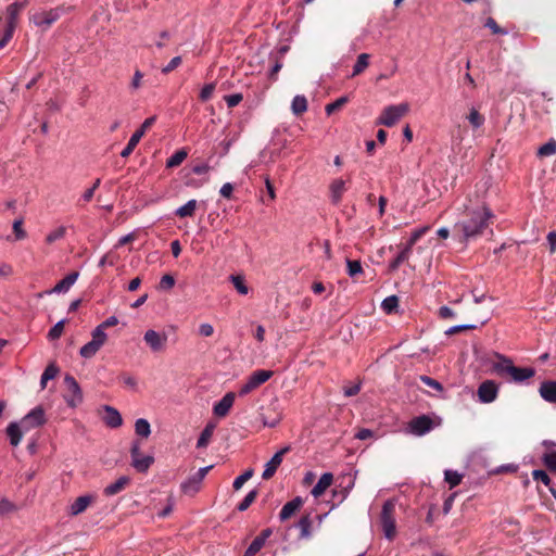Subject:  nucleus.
Wrapping results in <instances>:
<instances>
[{
	"label": "nucleus",
	"instance_id": "6e6552de",
	"mask_svg": "<svg viewBox=\"0 0 556 556\" xmlns=\"http://www.w3.org/2000/svg\"><path fill=\"white\" fill-rule=\"evenodd\" d=\"M60 17V10L59 9H51V10H41L35 12L30 21L37 26L42 29L49 28L55 21H58Z\"/></svg>",
	"mask_w": 556,
	"mask_h": 556
},
{
	"label": "nucleus",
	"instance_id": "e2e57ef3",
	"mask_svg": "<svg viewBox=\"0 0 556 556\" xmlns=\"http://www.w3.org/2000/svg\"><path fill=\"white\" fill-rule=\"evenodd\" d=\"M13 509L14 505L9 500H0V517L11 513Z\"/></svg>",
	"mask_w": 556,
	"mask_h": 556
},
{
	"label": "nucleus",
	"instance_id": "f3484780",
	"mask_svg": "<svg viewBox=\"0 0 556 556\" xmlns=\"http://www.w3.org/2000/svg\"><path fill=\"white\" fill-rule=\"evenodd\" d=\"M235 402V394L232 392L226 393L213 407V412L217 417H225Z\"/></svg>",
	"mask_w": 556,
	"mask_h": 556
},
{
	"label": "nucleus",
	"instance_id": "de8ad7c7",
	"mask_svg": "<svg viewBox=\"0 0 556 556\" xmlns=\"http://www.w3.org/2000/svg\"><path fill=\"white\" fill-rule=\"evenodd\" d=\"M174 286H175V278L172 275L166 274V275L162 276V278L159 282L157 289L161 291H168Z\"/></svg>",
	"mask_w": 556,
	"mask_h": 556
},
{
	"label": "nucleus",
	"instance_id": "052dcab7",
	"mask_svg": "<svg viewBox=\"0 0 556 556\" xmlns=\"http://www.w3.org/2000/svg\"><path fill=\"white\" fill-rule=\"evenodd\" d=\"M118 324V319L116 316H111L106 318L104 321H102L100 325L96 327V329H100L103 332L110 327L116 326Z\"/></svg>",
	"mask_w": 556,
	"mask_h": 556
},
{
	"label": "nucleus",
	"instance_id": "423d86ee",
	"mask_svg": "<svg viewBox=\"0 0 556 556\" xmlns=\"http://www.w3.org/2000/svg\"><path fill=\"white\" fill-rule=\"evenodd\" d=\"M106 332H103L102 330L94 328L91 332V340L80 348L79 355L83 358H92L106 343Z\"/></svg>",
	"mask_w": 556,
	"mask_h": 556
},
{
	"label": "nucleus",
	"instance_id": "5fc2aeb1",
	"mask_svg": "<svg viewBox=\"0 0 556 556\" xmlns=\"http://www.w3.org/2000/svg\"><path fill=\"white\" fill-rule=\"evenodd\" d=\"M420 381L422 383H425L426 386L432 388L437 392H442L443 391L442 384L438 380H434V379H432L429 376H420Z\"/></svg>",
	"mask_w": 556,
	"mask_h": 556
},
{
	"label": "nucleus",
	"instance_id": "a19ab883",
	"mask_svg": "<svg viewBox=\"0 0 556 556\" xmlns=\"http://www.w3.org/2000/svg\"><path fill=\"white\" fill-rule=\"evenodd\" d=\"M556 153V141L549 140L548 142L541 146L538 150V155L541 157L552 156Z\"/></svg>",
	"mask_w": 556,
	"mask_h": 556
},
{
	"label": "nucleus",
	"instance_id": "37998d69",
	"mask_svg": "<svg viewBox=\"0 0 556 556\" xmlns=\"http://www.w3.org/2000/svg\"><path fill=\"white\" fill-rule=\"evenodd\" d=\"M346 268L348 275L350 277H355L363 273V267L359 261L346 260Z\"/></svg>",
	"mask_w": 556,
	"mask_h": 556
},
{
	"label": "nucleus",
	"instance_id": "4468645a",
	"mask_svg": "<svg viewBox=\"0 0 556 556\" xmlns=\"http://www.w3.org/2000/svg\"><path fill=\"white\" fill-rule=\"evenodd\" d=\"M289 451V446H286L283 448H281L280 451H278L266 464H265V469L262 473V477L263 479L267 480V479H270L276 470L278 469V467L281 465L282 463V458H283V455Z\"/></svg>",
	"mask_w": 556,
	"mask_h": 556
},
{
	"label": "nucleus",
	"instance_id": "8fccbe9b",
	"mask_svg": "<svg viewBox=\"0 0 556 556\" xmlns=\"http://www.w3.org/2000/svg\"><path fill=\"white\" fill-rule=\"evenodd\" d=\"M348 102L346 97H340L336 101L326 105L325 111L328 115H331L337 110L341 109Z\"/></svg>",
	"mask_w": 556,
	"mask_h": 556
},
{
	"label": "nucleus",
	"instance_id": "c85d7f7f",
	"mask_svg": "<svg viewBox=\"0 0 556 556\" xmlns=\"http://www.w3.org/2000/svg\"><path fill=\"white\" fill-rule=\"evenodd\" d=\"M307 108V99L304 96L298 94L292 99L291 111L294 115H301L305 113Z\"/></svg>",
	"mask_w": 556,
	"mask_h": 556
},
{
	"label": "nucleus",
	"instance_id": "09e8293b",
	"mask_svg": "<svg viewBox=\"0 0 556 556\" xmlns=\"http://www.w3.org/2000/svg\"><path fill=\"white\" fill-rule=\"evenodd\" d=\"M409 249H402L397 256L390 263L391 269H396L402 263L409 258Z\"/></svg>",
	"mask_w": 556,
	"mask_h": 556
},
{
	"label": "nucleus",
	"instance_id": "393cba45",
	"mask_svg": "<svg viewBox=\"0 0 556 556\" xmlns=\"http://www.w3.org/2000/svg\"><path fill=\"white\" fill-rule=\"evenodd\" d=\"M540 395L548 403H556V381H545L540 387Z\"/></svg>",
	"mask_w": 556,
	"mask_h": 556
},
{
	"label": "nucleus",
	"instance_id": "4be33fe9",
	"mask_svg": "<svg viewBox=\"0 0 556 556\" xmlns=\"http://www.w3.org/2000/svg\"><path fill=\"white\" fill-rule=\"evenodd\" d=\"M333 481V476L330 472H325L319 478L318 482L312 489V495L316 498L321 496L325 491L331 485Z\"/></svg>",
	"mask_w": 556,
	"mask_h": 556
},
{
	"label": "nucleus",
	"instance_id": "79ce46f5",
	"mask_svg": "<svg viewBox=\"0 0 556 556\" xmlns=\"http://www.w3.org/2000/svg\"><path fill=\"white\" fill-rule=\"evenodd\" d=\"M230 281L232 282L233 287L240 294L245 295L249 293V288L245 285V281L242 276L231 275Z\"/></svg>",
	"mask_w": 556,
	"mask_h": 556
},
{
	"label": "nucleus",
	"instance_id": "f03ea898",
	"mask_svg": "<svg viewBox=\"0 0 556 556\" xmlns=\"http://www.w3.org/2000/svg\"><path fill=\"white\" fill-rule=\"evenodd\" d=\"M46 422L45 410L41 406H36L26 414L18 422L14 421L7 427V434L12 446H17L24 433L42 426Z\"/></svg>",
	"mask_w": 556,
	"mask_h": 556
},
{
	"label": "nucleus",
	"instance_id": "20e7f679",
	"mask_svg": "<svg viewBox=\"0 0 556 556\" xmlns=\"http://www.w3.org/2000/svg\"><path fill=\"white\" fill-rule=\"evenodd\" d=\"M409 111V104L406 102L388 105L382 111L376 121L377 125L386 127L394 126L404 115Z\"/></svg>",
	"mask_w": 556,
	"mask_h": 556
},
{
	"label": "nucleus",
	"instance_id": "473e14b6",
	"mask_svg": "<svg viewBox=\"0 0 556 556\" xmlns=\"http://www.w3.org/2000/svg\"><path fill=\"white\" fill-rule=\"evenodd\" d=\"M188 153L184 149L176 151L167 161L166 166L168 168L179 166L187 157Z\"/></svg>",
	"mask_w": 556,
	"mask_h": 556
},
{
	"label": "nucleus",
	"instance_id": "b1692460",
	"mask_svg": "<svg viewBox=\"0 0 556 556\" xmlns=\"http://www.w3.org/2000/svg\"><path fill=\"white\" fill-rule=\"evenodd\" d=\"M201 485L202 481L192 475L180 484V489L186 495H194L200 491Z\"/></svg>",
	"mask_w": 556,
	"mask_h": 556
},
{
	"label": "nucleus",
	"instance_id": "338daca9",
	"mask_svg": "<svg viewBox=\"0 0 556 556\" xmlns=\"http://www.w3.org/2000/svg\"><path fill=\"white\" fill-rule=\"evenodd\" d=\"M485 27L490 28L493 34H507V31L503 30L492 17L486 20Z\"/></svg>",
	"mask_w": 556,
	"mask_h": 556
},
{
	"label": "nucleus",
	"instance_id": "c9c22d12",
	"mask_svg": "<svg viewBox=\"0 0 556 556\" xmlns=\"http://www.w3.org/2000/svg\"><path fill=\"white\" fill-rule=\"evenodd\" d=\"M467 119L473 128H480L484 124V116L481 115L477 109L471 108L469 114L467 115Z\"/></svg>",
	"mask_w": 556,
	"mask_h": 556
},
{
	"label": "nucleus",
	"instance_id": "bb28decb",
	"mask_svg": "<svg viewBox=\"0 0 556 556\" xmlns=\"http://www.w3.org/2000/svg\"><path fill=\"white\" fill-rule=\"evenodd\" d=\"M128 483H129V478L126 476H122L115 482L106 485L103 490V493L106 496H113V495L122 492Z\"/></svg>",
	"mask_w": 556,
	"mask_h": 556
},
{
	"label": "nucleus",
	"instance_id": "c756f323",
	"mask_svg": "<svg viewBox=\"0 0 556 556\" xmlns=\"http://www.w3.org/2000/svg\"><path fill=\"white\" fill-rule=\"evenodd\" d=\"M312 525L313 521L309 516H304L299 520L300 539L306 540L312 536Z\"/></svg>",
	"mask_w": 556,
	"mask_h": 556
},
{
	"label": "nucleus",
	"instance_id": "58836bf2",
	"mask_svg": "<svg viewBox=\"0 0 556 556\" xmlns=\"http://www.w3.org/2000/svg\"><path fill=\"white\" fill-rule=\"evenodd\" d=\"M65 233H66V228L64 226H59V227L54 228L53 230H51L46 236V242L48 244H52L53 242L63 239Z\"/></svg>",
	"mask_w": 556,
	"mask_h": 556
},
{
	"label": "nucleus",
	"instance_id": "4d7b16f0",
	"mask_svg": "<svg viewBox=\"0 0 556 556\" xmlns=\"http://www.w3.org/2000/svg\"><path fill=\"white\" fill-rule=\"evenodd\" d=\"M224 99L229 108H235L242 101L243 96L241 93H232L225 96Z\"/></svg>",
	"mask_w": 556,
	"mask_h": 556
},
{
	"label": "nucleus",
	"instance_id": "aec40b11",
	"mask_svg": "<svg viewBox=\"0 0 556 556\" xmlns=\"http://www.w3.org/2000/svg\"><path fill=\"white\" fill-rule=\"evenodd\" d=\"M104 413L105 415L103 416V421L106 426L111 428H118L122 426L123 418L116 408L106 405L104 406Z\"/></svg>",
	"mask_w": 556,
	"mask_h": 556
},
{
	"label": "nucleus",
	"instance_id": "7c9ffc66",
	"mask_svg": "<svg viewBox=\"0 0 556 556\" xmlns=\"http://www.w3.org/2000/svg\"><path fill=\"white\" fill-rule=\"evenodd\" d=\"M197 205H198L197 200H194V199L189 200L186 204H184L182 206L178 207L175 211V214L177 216L181 217V218H184V217H191V216H193V214L195 212Z\"/></svg>",
	"mask_w": 556,
	"mask_h": 556
},
{
	"label": "nucleus",
	"instance_id": "6ab92c4d",
	"mask_svg": "<svg viewBox=\"0 0 556 556\" xmlns=\"http://www.w3.org/2000/svg\"><path fill=\"white\" fill-rule=\"evenodd\" d=\"M93 501L94 496L90 494L77 497L70 506V514L72 516H77L84 513Z\"/></svg>",
	"mask_w": 556,
	"mask_h": 556
},
{
	"label": "nucleus",
	"instance_id": "0e129e2a",
	"mask_svg": "<svg viewBox=\"0 0 556 556\" xmlns=\"http://www.w3.org/2000/svg\"><path fill=\"white\" fill-rule=\"evenodd\" d=\"M430 229L429 226H424V227H420L416 230H414L410 235V238L409 240H412L413 242H417L426 232H428Z\"/></svg>",
	"mask_w": 556,
	"mask_h": 556
},
{
	"label": "nucleus",
	"instance_id": "3c124183",
	"mask_svg": "<svg viewBox=\"0 0 556 556\" xmlns=\"http://www.w3.org/2000/svg\"><path fill=\"white\" fill-rule=\"evenodd\" d=\"M263 539H257L255 538L252 543L249 545V547L247 548L244 555L245 556H255L256 553H258L263 546L265 545L263 542H262Z\"/></svg>",
	"mask_w": 556,
	"mask_h": 556
},
{
	"label": "nucleus",
	"instance_id": "a878e982",
	"mask_svg": "<svg viewBox=\"0 0 556 556\" xmlns=\"http://www.w3.org/2000/svg\"><path fill=\"white\" fill-rule=\"evenodd\" d=\"M329 189H330L331 201L334 204H338L341 201V198L346 190L345 181L343 179H334L330 184Z\"/></svg>",
	"mask_w": 556,
	"mask_h": 556
},
{
	"label": "nucleus",
	"instance_id": "cd10ccee",
	"mask_svg": "<svg viewBox=\"0 0 556 556\" xmlns=\"http://www.w3.org/2000/svg\"><path fill=\"white\" fill-rule=\"evenodd\" d=\"M215 428L216 425L214 422L206 424L197 441L198 448H205L208 445L211 438L215 431Z\"/></svg>",
	"mask_w": 556,
	"mask_h": 556
},
{
	"label": "nucleus",
	"instance_id": "6e6d98bb",
	"mask_svg": "<svg viewBox=\"0 0 556 556\" xmlns=\"http://www.w3.org/2000/svg\"><path fill=\"white\" fill-rule=\"evenodd\" d=\"M532 477L535 481L542 482L546 486H548L551 483V479L544 470H534L532 472Z\"/></svg>",
	"mask_w": 556,
	"mask_h": 556
},
{
	"label": "nucleus",
	"instance_id": "69168bd1",
	"mask_svg": "<svg viewBox=\"0 0 556 556\" xmlns=\"http://www.w3.org/2000/svg\"><path fill=\"white\" fill-rule=\"evenodd\" d=\"M174 506H175V501L170 496V497H168L167 505L157 514L159 517H161V518L167 517L173 511Z\"/></svg>",
	"mask_w": 556,
	"mask_h": 556
},
{
	"label": "nucleus",
	"instance_id": "4c0bfd02",
	"mask_svg": "<svg viewBox=\"0 0 556 556\" xmlns=\"http://www.w3.org/2000/svg\"><path fill=\"white\" fill-rule=\"evenodd\" d=\"M397 306L399 298L396 295L387 296L381 303V308L387 314L393 313L397 308Z\"/></svg>",
	"mask_w": 556,
	"mask_h": 556
},
{
	"label": "nucleus",
	"instance_id": "bf43d9fd",
	"mask_svg": "<svg viewBox=\"0 0 556 556\" xmlns=\"http://www.w3.org/2000/svg\"><path fill=\"white\" fill-rule=\"evenodd\" d=\"M475 328H477V326L473 324H464V325L452 326L445 331V334L452 336L458 331L466 330V329H475Z\"/></svg>",
	"mask_w": 556,
	"mask_h": 556
},
{
	"label": "nucleus",
	"instance_id": "f8f14e48",
	"mask_svg": "<svg viewBox=\"0 0 556 556\" xmlns=\"http://www.w3.org/2000/svg\"><path fill=\"white\" fill-rule=\"evenodd\" d=\"M498 386L493 380L483 381L477 391L478 399L481 403H492L497 397Z\"/></svg>",
	"mask_w": 556,
	"mask_h": 556
},
{
	"label": "nucleus",
	"instance_id": "2eb2a0df",
	"mask_svg": "<svg viewBox=\"0 0 556 556\" xmlns=\"http://www.w3.org/2000/svg\"><path fill=\"white\" fill-rule=\"evenodd\" d=\"M25 2H14L7 8L5 24L8 28L15 29L17 25L18 15L25 8Z\"/></svg>",
	"mask_w": 556,
	"mask_h": 556
},
{
	"label": "nucleus",
	"instance_id": "ddd939ff",
	"mask_svg": "<svg viewBox=\"0 0 556 556\" xmlns=\"http://www.w3.org/2000/svg\"><path fill=\"white\" fill-rule=\"evenodd\" d=\"M432 428L433 421L426 415L414 418L408 425L409 432L415 435H424Z\"/></svg>",
	"mask_w": 556,
	"mask_h": 556
},
{
	"label": "nucleus",
	"instance_id": "2f4dec72",
	"mask_svg": "<svg viewBox=\"0 0 556 556\" xmlns=\"http://www.w3.org/2000/svg\"><path fill=\"white\" fill-rule=\"evenodd\" d=\"M135 432L137 435L148 438L151 434V427L147 419L139 418L135 422Z\"/></svg>",
	"mask_w": 556,
	"mask_h": 556
},
{
	"label": "nucleus",
	"instance_id": "5701e85b",
	"mask_svg": "<svg viewBox=\"0 0 556 556\" xmlns=\"http://www.w3.org/2000/svg\"><path fill=\"white\" fill-rule=\"evenodd\" d=\"M302 505H303V500L300 496L286 503L282 506L280 514H279L280 520L285 521V520L289 519L296 510H299L301 508Z\"/></svg>",
	"mask_w": 556,
	"mask_h": 556
},
{
	"label": "nucleus",
	"instance_id": "774afa93",
	"mask_svg": "<svg viewBox=\"0 0 556 556\" xmlns=\"http://www.w3.org/2000/svg\"><path fill=\"white\" fill-rule=\"evenodd\" d=\"M214 332V328L211 324H201L199 327V333L203 337H211Z\"/></svg>",
	"mask_w": 556,
	"mask_h": 556
},
{
	"label": "nucleus",
	"instance_id": "ea45409f",
	"mask_svg": "<svg viewBox=\"0 0 556 556\" xmlns=\"http://www.w3.org/2000/svg\"><path fill=\"white\" fill-rule=\"evenodd\" d=\"M119 379L127 389L134 392L138 391V379L134 375L124 372L119 376Z\"/></svg>",
	"mask_w": 556,
	"mask_h": 556
},
{
	"label": "nucleus",
	"instance_id": "f704fd0d",
	"mask_svg": "<svg viewBox=\"0 0 556 556\" xmlns=\"http://www.w3.org/2000/svg\"><path fill=\"white\" fill-rule=\"evenodd\" d=\"M58 372H59V369L54 364L48 365L41 375V379H40L41 389H45L47 386V382L49 380L53 379L58 375Z\"/></svg>",
	"mask_w": 556,
	"mask_h": 556
},
{
	"label": "nucleus",
	"instance_id": "dca6fc26",
	"mask_svg": "<svg viewBox=\"0 0 556 556\" xmlns=\"http://www.w3.org/2000/svg\"><path fill=\"white\" fill-rule=\"evenodd\" d=\"M64 382L67 389L72 392V397L66 399V402L70 406L74 407L80 403L83 399L80 387L72 376H66Z\"/></svg>",
	"mask_w": 556,
	"mask_h": 556
},
{
	"label": "nucleus",
	"instance_id": "680f3d73",
	"mask_svg": "<svg viewBox=\"0 0 556 556\" xmlns=\"http://www.w3.org/2000/svg\"><path fill=\"white\" fill-rule=\"evenodd\" d=\"M180 64H181V58L180 56H175V58H173L169 61V63L166 66H164L162 68V73L163 74H168L172 71H174L175 68H177Z\"/></svg>",
	"mask_w": 556,
	"mask_h": 556
},
{
	"label": "nucleus",
	"instance_id": "e433bc0d",
	"mask_svg": "<svg viewBox=\"0 0 556 556\" xmlns=\"http://www.w3.org/2000/svg\"><path fill=\"white\" fill-rule=\"evenodd\" d=\"M444 479L448 483L450 488L453 489L462 482L463 475L456 470L447 469L444 471Z\"/></svg>",
	"mask_w": 556,
	"mask_h": 556
},
{
	"label": "nucleus",
	"instance_id": "603ef678",
	"mask_svg": "<svg viewBox=\"0 0 556 556\" xmlns=\"http://www.w3.org/2000/svg\"><path fill=\"white\" fill-rule=\"evenodd\" d=\"M64 323H65V320H64V319H62V320L58 321V323H56V324H55V325L50 329V331H49V333H48V338H49L50 340H56V339H59V338L62 336L63 330H64Z\"/></svg>",
	"mask_w": 556,
	"mask_h": 556
},
{
	"label": "nucleus",
	"instance_id": "c03bdc74",
	"mask_svg": "<svg viewBox=\"0 0 556 556\" xmlns=\"http://www.w3.org/2000/svg\"><path fill=\"white\" fill-rule=\"evenodd\" d=\"M13 233L15 236V240H23L26 238L27 233L23 228V219L18 218L13 222L12 225Z\"/></svg>",
	"mask_w": 556,
	"mask_h": 556
},
{
	"label": "nucleus",
	"instance_id": "864d4df0",
	"mask_svg": "<svg viewBox=\"0 0 556 556\" xmlns=\"http://www.w3.org/2000/svg\"><path fill=\"white\" fill-rule=\"evenodd\" d=\"M215 88L216 86L214 83L206 84L200 91V100L203 102L208 101L212 98Z\"/></svg>",
	"mask_w": 556,
	"mask_h": 556
},
{
	"label": "nucleus",
	"instance_id": "9d476101",
	"mask_svg": "<svg viewBox=\"0 0 556 556\" xmlns=\"http://www.w3.org/2000/svg\"><path fill=\"white\" fill-rule=\"evenodd\" d=\"M131 465L139 472H146L153 464L154 458L151 455H141L139 443L134 442L130 450Z\"/></svg>",
	"mask_w": 556,
	"mask_h": 556
},
{
	"label": "nucleus",
	"instance_id": "13d9d810",
	"mask_svg": "<svg viewBox=\"0 0 556 556\" xmlns=\"http://www.w3.org/2000/svg\"><path fill=\"white\" fill-rule=\"evenodd\" d=\"M143 74L140 71H136L130 81V90L134 92L138 90L142 85Z\"/></svg>",
	"mask_w": 556,
	"mask_h": 556
},
{
	"label": "nucleus",
	"instance_id": "49530a36",
	"mask_svg": "<svg viewBox=\"0 0 556 556\" xmlns=\"http://www.w3.org/2000/svg\"><path fill=\"white\" fill-rule=\"evenodd\" d=\"M253 476V469H248L245 470L242 475L238 476L235 481H233V489L236 491L240 490L242 488V485L249 480L251 479Z\"/></svg>",
	"mask_w": 556,
	"mask_h": 556
},
{
	"label": "nucleus",
	"instance_id": "412c9836",
	"mask_svg": "<svg viewBox=\"0 0 556 556\" xmlns=\"http://www.w3.org/2000/svg\"><path fill=\"white\" fill-rule=\"evenodd\" d=\"M545 453L543 460L548 469L556 471V443L552 441H544Z\"/></svg>",
	"mask_w": 556,
	"mask_h": 556
},
{
	"label": "nucleus",
	"instance_id": "0eeeda50",
	"mask_svg": "<svg viewBox=\"0 0 556 556\" xmlns=\"http://www.w3.org/2000/svg\"><path fill=\"white\" fill-rule=\"evenodd\" d=\"M274 372L271 370H255L250 375L247 382L242 384V387L239 390V395L244 396L258 388L261 384L265 383L267 380H269L273 377Z\"/></svg>",
	"mask_w": 556,
	"mask_h": 556
},
{
	"label": "nucleus",
	"instance_id": "9b49d317",
	"mask_svg": "<svg viewBox=\"0 0 556 556\" xmlns=\"http://www.w3.org/2000/svg\"><path fill=\"white\" fill-rule=\"evenodd\" d=\"M143 340L152 352H161L166 346L167 334L165 332H159L153 329H149L144 332Z\"/></svg>",
	"mask_w": 556,
	"mask_h": 556
},
{
	"label": "nucleus",
	"instance_id": "7ed1b4c3",
	"mask_svg": "<svg viewBox=\"0 0 556 556\" xmlns=\"http://www.w3.org/2000/svg\"><path fill=\"white\" fill-rule=\"evenodd\" d=\"M497 361L492 364V371L507 379L509 382L522 383L535 375L531 367H517L513 361L504 355L496 354Z\"/></svg>",
	"mask_w": 556,
	"mask_h": 556
},
{
	"label": "nucleus",
	"instance_id": "a211bd4d",
	"mask_svg": "<svg viewBox=\"0 0 556 556\" xmlns=\"http://www.w3.org/2000/svg\"><path fill=\"white\" fill-rule=\"evenodd\" d=\"M79 274L77 271H73L68 274L65 278L59 281L51 290L46 291L47 294L52 293H65L78 279Z\"/></svg>",
	"mask_w": 556,
	"mask_h": 556
},
{
	"label": "nucleus",
	"instance_id": "72a5a7b5",
	"mask_svg": "<svg viewBox=\"0 0 556 556\" xmlns=\"http://www.w3.org/2000/svg\"><path fill=\"white\" fill-rule=\"evenodd\" d=\"M368 64H369V54L361 53L357 56L356 63L353 67L352 76L359 75L362 72H364L366 70Z\"/></svg>",
	"mask_w": 556,
	"mask_h": 556
},
{
	"label": "nucleus",
	"instance_id": "1a4fd4ad",
	"mask_svg": "<svg viewBox=\"0 0 556 556\" xmlns=\"http://www.w3.org/2000/svg\"><path fill=\"white\" fill-rule=\"evenodd\" d=\"M154 122L155 116H151L142 123L141 127L131 135L127 146L121 152L122 157H127L132 153L136 146L139 143L140 139L146 134L147 129H149L154 124Z\"/></svg>",
	"mask_w": 556,
	"mask_h": 556
},
{
	"label": "nucleus",
	"instance_id": "39448f33",
	"mask_svg": "<svg viewBox=\"0 0 556 556\" xmlns=\"http://www.w3.org/2000/svg\"><path fill=\"white\" fill-rule=\"evenodd\" d=\"M394 514L395 502L393 500L386 501L382 506L380 520L383 534L388 540H393L396 534Z\"/></svg>",
	"mask_w": 556,
	"mask_h": 556
},
{
	"label": "nucleus",
	"instance_id": "a18cd8bd",
	"mask_svg": "<svg viewBox=\"0 0 556 556\" xmlns=\"http://www.w3.org/2000/svg\"><path fill=\"white\" fill-rule=\"evenodd\" d=\"M257 496V491L256 490H252L250 491L245 497L242 500V502L238 505V510L239 511H244L247 510L250 505L255 501Z\"/></svg>",
	"mask_w": 556,
	"mask_h": 556
},
{
	"label": "nucleus",
	"instance_id": "f257e3e1",
	"mask_svg": "<svg viewBox=\"0 0 556 556\" xmlns=\"http://www.w3.org/2000/svg\"><path fill=\"white\" fill-rule=\"evenodd\" d=\"M492 217V212L484 204L465 205L464 218L454 228L462 232L464 241H469L483 233Z\"/></svg>",
	"mask_w": 556,
	"mask_h": 556
}]
</instances>
